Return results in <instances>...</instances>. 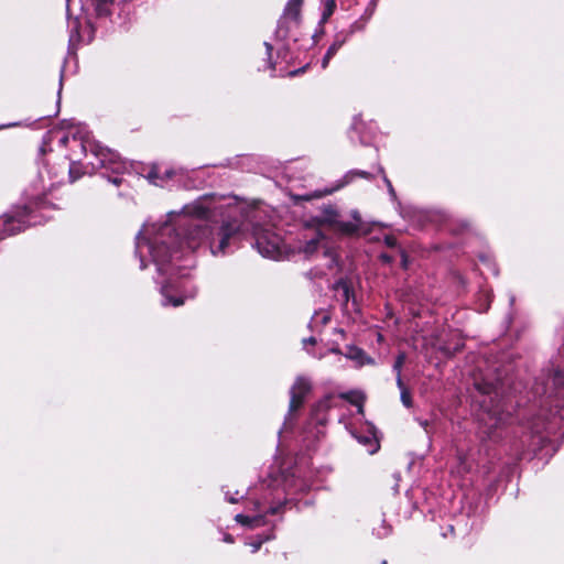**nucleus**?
I'll use <instances>...</instances> for the list:
<instances>
[{"mask_svg": "<svg viewBox=\"0 0 564 564\" xmlns=\"http://www.w3.org/2000/svg\"><path fill=\"white\" fill-rule=\"evenodd\" d=\"M120 182H121V180H120V178H113V183H115L116 185H119V184H120Z\"/></svg>", "mask_w": 564, "mask_h": 564, "instance_id": "2f4dec72", "label": "nucleus"}, {"mask_svg": "<svg viewBox=\"0 0 564 564\" xmlns=\"http://www.w3.org/2000/svg\"><path fill=\"white\" fill-rule=\"evenodd\" d=\"M229 502H231V503H236V502H237V499H235V497H231V498H229Z\"/></svg>", "mask_w": 564, "mask_h": 564, "instance_id": "473e14b6", "label": "nucleus"}, {"mask_svg": "<svg viewBox=\"0 0 564 564\" xmlns=\"http://www.w3.org/2000/svg\"><path fill=\"white\" fill-rule=\"evenodd\" d=\"M100 164L105 167H110L111 170L119 172L124 169V163L120 160V156L110 151V150H101L100 153Z\"/></svg>", "mask_w": 564, "mask_h": 564, "instance_id": "423d86ee", "label": "nucleus"}, {"mask_svg": "<svg viewBox=\"0 0 564 564\" xmlns=\"http://www.w3.org/2000/svg\"><path fill=\"white\" fill-rule=\"evenodd\" d=\"M344 40H336L334 43L328 47L326 55L327 57H334L335 54L338 52V50L343 46Z\"/></svg>", "mask_w": 564, "mask_h": 564, "instance_id": "f3484780", "label": "nucleus"}, {"mask_svg": "<svg viewBox=\"0 0 564 564\" xmlns=\"http://www.w3.org/2000/svg\"><path fill=\"white\" fill-rule=\"evenodd\" d=\"M552 382L556 389V394L564 397V373L560 371L555 372Z\"/></svg>", "mask_w": 564, "mask_h": 564, "instance_id": "f8f14e48", "label": "nucleus"}, {"mask_svg": "<svg viewBox=\"0 0 564 564\" xmlns=\"http://www.w3.org/2000/svg\"><path fill=\"white\" fill-rule=\"evenodd\" d=\"M175 175V171L173 169H169L164 172V175L163 176V183L166 181V180H170L172 178L173 176Z\"/></svg>", "mask_w": 564, "mask_h": 564, "instance_id": "412c9836", "label": "nucleus"}, {"mask_svg": "<svg viewBox=\"0 0 564 564\" xmlns=\"http://www.w3.org/2000/svg\"><path fill=\"white\" fill-rule=\"evenodd\" d=\"M357 174L362 177H369V174L365 171L357 172Z\"/></svg>", "mask_w": 564, "mask_h": 564, "instance_id": "c85d7f7f", "label": "nucleus"}, {"mask_svg": "<svg viewBox=\"0 0 564 564\" xmlns=\"http://www.w3.org/2000/svg\"><path fill=\"white\" fill-rule=\"evenodd\" d=\"M311 391V381L304 377H297L291 388L290 412L300 409L305 397Z\"/></svg>", "mask_w": 564, "mask_h": 564, "instance_id": "20e7f679", "label": "nucleus"}, {"mask_svg": "<svg viewBox=\"0 0 564 564\" xmlns=\"http://www.w3.org/2000/svg\"><path fill=\"white\" fill-rule=\"evenodd\" d=\"M74 172H75V166L72 165L69 167V175H70L72 181H75L76 178H78V175H74Z\"/></svg>", "mask_w": 564, "mask_h": 564, "instance_id": "b1692460", "label": "nucleus"}, {"mask_svg": "<svg viewBox=\"0 0 564 564\" xmlns=\"http://www.w3.org/2000/svg\"><path fill=\"white\" fill-rule=\"evenodd\" d=\"M258 251L267 258L281 259L285 254L282 238L269 229L256 228L253 231Z\"/></svg>", "mask_w": 564, "mask_h": 564, "instance_id": "f03ea898", "label": "nucleus"}, {"mask_svg": "<svg viewBox=\"0 0 564 564\" xmlns=\"http://www.w3.org/2000/svg\"><path fill=\"white\" fill-rule=\"evenodd\" d=\"M143 247H147L160 270H162V267L177 253L176 250H171L164 241H161L158 238L154 242H149L144 237H138L137 249L141 250Z\"/></svg>", "mask_w": 564, "mask_h": 564, "instance_id": "7ed1b4c3", "label": "nucleus"}, {"mask_svg": "<svg viewBox=\"0 0 564 564\" xmlns=\"http://www.w3.org/2000/svg\"><path fill=\"white\" fill-rule=\"evenodd\" d=\"M487 415H488V417H489V420H490V421H494V423H492V424H490V427H492V426H497V425H498L499 420H498V419L492 417V415H491L490 413H488Z\"/></svg>", "mask_w": 564, "mask_h": 564, "instance_id": "393cba45", "label": "nucleus"}, {"mask_svg": "<svg viewBox=\"0 0 564 564\" xmlns=\"http://www.w3.org/2000/svg\"><path fill=\"white\" fill-rule=\"evenodd\" d=\"M14 124H3V126H0V129H4V128H9V127H13Z\"/></svg>", "mask_w": 564, "mask_h": 564, "instance_id": "7c9ffc66", "label": "nucleus"}, {"mask_svg": "<svg viewBox=\"0 0 564 564\" xmlns=\"http://www.w3.org/2000/svg\"><path fill=\"white\" fill-rule=\"evenodd\" d=\"M302 4L303 0H289L284 9V17L292 20H297L301 13Z\"/></svg>", "mask_w": 564, "mask_h": 564, "instance_id": "6e6552de", "label": "nucleus"}, {"mask_svg": "<svg viewBox=\"0 0 564 564\" xmlns=\"http://www.w3.org/2000/svg\"><path fill=\"white\" fill-rule=\"evenodd\" d=\"M381 564H388V563H387V561L384 560V561H382V563H381Z\"/></svg>", "mask_w": 564, "mask_h": 564, "instance_id": "72a5a7b5", "label": "nucleus"}, {"mask_svg": "<svg viewBox=\"0 0 564 564\" xmlns=\"http://www.w3.org/2000/svg\"><path fill=\"white\" fill-rule=\"evenodd\" d=\"M340 397L350 402L351 404L358 406L359 412H362V403L365 400L362 393L358 391H349L346 393H341Z\"/></svg>", "mask_w": 564, "mask_h": 564, "instance_id": "1a4fd4ad", "label": "nucleus"}, {"mask_svg": "<svg viewBox=\"0 0 564 564\" xmlns=\"http://www.w3.org/2000/svg\"><path fill=\"white\" fill-rule=\"evenodd\" d=\"M397 384H398V388L400 389V392H401V401L402 403L406 406V408H410L412 405V398H411V394H410V391L405 388L403 381H402V378H398L397 379Z\"/></svg>", "mask_w": 564, "mask_h": 564, "instance_id": "9b49d317", "label": "nucleus"}, {"mask_svg": "<svg viewBox=\"0 0 564 564\" xmlns=\"http://www.w3.org/2000/svg\"><path fill=\"white\" fill-rule=\"evenodd\" d=\"M188 214L195 218L184 217L181 226L182 234H177L173 243L181 248L185 245L194 251L203 245L209 247L214 256L225 254L231 246H236L246 238L248 224L237 218L224 220L219 226L212 227L207 224L208 209L202 205H195L188 209Z\"/></svg>", "mask_w": 564, "mask_h": 564, "instance_id": "f257e3e1", "label": "nucleus"}, {"mask_svg": "<svg viewBox=\"0 0 564 564\" xmlns=\"http://www.w3.org/2000/svg\"><path fill=\"white\" fill-rule=\"evenodd\" d=\"M170 231H171V228L169 226H164L160 236L163 237V236L170 234Z\"/></svg>", "mask_w": 564, "mask_h": 564, "instance_id": "a878e982", "label": "nucleus"}, {"mask_svg": "<svg viewBox=\"0 0 564 564\" xmlns=\"http://www.w3.org/2000/svg\"><path fill=\"white\" fill-rule=\"evenodd\" d=\"M261 544H262V541L250 543V545L252 546V552L253 553L257 552L260 549Z\"/></svg>", "mask_w": 564, "mask_h": 564, "instance_id": "5701e85b", "label": "nucleus"}, {"mask_svg": "<svg viewBox=\"0 0 564 564\" xmlns=\"http://www.w3.org/2000/svg\"><path fill=\"white\" fill-rule=\"evenodd\" d=\"M330 59H332V57H327V55L325 54V56L322 59V67L326 68L328 66Z\"/></svg>", "mask_w": 564, "mask_h": 564, "instance_id": "4be33fe9", "label": "nucleus"}, {"mask_svg": "<svg viewBox=\"0 0 564 564\" xmlns=\"http://www.w3.org/2000/svg\"><path fill=\"white\" fill-rule=\"evenodd\" d=\"M225 541H226L227 543H232V542H234V539H232V536H231V535H226V536H225Z\"/></svg>", "mask_w": 564, "mask_h": 564, "instance_id": "c756f323", "label": "nucleus"}, {"mask_svg": "<svg viewBox=\"0 0 564 564\" xmlns=\"http://www.w3.org/2000/svg\"><path fill=\"white\" fill-rule=\"evenodd\" d=\"M3 232L0 234V240L3 239L7 236L15 235L20 232L24 228V221L21 219V217L15 216H7L3 219Z\"/></svg>", "mask_w": 564, "mask_h": 564, "instance_id": "0eeeda50", "label": "nucleus"}, {"mask_svg": "<svg viewBox=\"0 0 564 564\" xmlns=\"http://www.w3.org/2000/svg\"><path fill=\"white\" fill-rule=\"evenodd\" d=\"M304 344L308 343V344H315V338L314 337H310L308 339H304L303 340Z\"/></svg>", "mask_w": 564, "mask_h": 564, "instance_id": "cd10ccee", "label": "nucleus"}, {"mask_svg": "<svg viewBox=\"0 0 564 564\" xmlns=\"http://www.w3.org/2000/svg\"><path fill=\"white\" fill-rule=\"evenodd\" d=\"M335 1L334 0H327L325 2V8H324V11H323V15H322V20L325 22L326 20H328V18L334 13V10H335Z\"/></svg>", "mask_w": 564, "mask_h": 564, "instance_id": "dca6fc26", "label": "nucleus"}, {"mask_svg": "<svg viewBox=\"0 0 564 564\" xmlns=\"http://www.w3.org/2000/svg\"><path fill=\"white\" fill-rule=\"evenodd\" d=\"M236 521L243 524V525H248V527H251V528H257L259 525H261L263 523V518L262 517H248V516H243V514H237L235 517Z\"/></svg>", "mask_w": 564, "mask_h": 564, "instance_id": "9d476101", "label": "nucleus"}, {"mask_svg": "<svg viewBox=\"0 0 564 564\" xmlns=\"http://www.w3.org/2000/svg\"><path fill=\"white\" fill-rule=\"evenodd\" d=\"M384 182L388 185L390 193H393V187L391 185V182L387 177H384Z\"/></svg>", "mask_w": 564, "mask_h": 564, "instance_id": "bb28decb", "label": "nucleus"}, {"mask_svg": "<svg viewBox=\"0 0 564 564\" xmlns=\"http://www.w3.org/2000/svg\"><path fill=\"white\" fill-rule=\"evenodd\" d=\"M111 3L110 0H98L97 2V11L99 14H108L110 12L108 6Z\"/></svg>", "mask_w": 564, "mask_h": 564, "instance_id": "6ab92c4d", "label": "nucleus"}, {"mask_svg": "<svg viewBox=\"0 0 564 564\" xmlns=\"http://www.w3.org/2000/svg\"><path fill=\"white\" fill-rule=\"evenodd\" d=\"M148 180L154 185H163V176L160 174L156 165L152 166L151 171L148 174Z\"/></svg>", "mask_w": 564, "mask_h": 564, "instance_id": "4468645a", "label": "nucleus"}, {"mask_svg": "<svg viewBox=\"0 0 564 564\" xmlns=\"http://www.w3.org/2000/svg\"><path fill=\"white\" fill-rule=\"evenodd\" d=\"M337 228L345 235H354L358 230V225L350 221H340L338 223Z\"/></svg>", "mask_w": 564, "mask_h": 564, "instance_id": "ddd939ff", "label": "nucleus"}, {"mask_svg": "<svg viewBox=\"0 0 564 564\" xmlns=\"http://www.w3.org/2000/svg\"><path fill=\"white\" fill-rule=\"evenodd\" d=\"M162 294L164 296V301H163L164 305L171 304L173 306H180L184 303V300L181 297H173V296L167 295L165 288L162 290Z\"/></svg>", "mask_w": 564, "mask_h": 564, "instance_id": "2eb2a0df", "label": "nucleus"}, {"mask_svg": "<svg viewBox=\"0 0 564 564\" xmlns=\"http://www.w3.org/2000/svg\"><path fill=\"white\" fill-rule=\"evenodd\" d=\"M336 289L343 291V296L345 301L347 302L349 300L350 290L346 282L339 281L336 283Z\"/></svg>", "mask_w": 564, "mask_h": 564, "instance_id": "aec40b11", "label": "nucleus"}, {"mask_svg": "<svg viewBox=\"0 0 564 564\" xmlns=\"http://www.w3.org/2000/svg\"><path fill=\"white\" fill-rule=\"evenodd\" d=\"M322 239L323 235L317 231L314 232L311 237L305 235L304 240H301L299 246L295 247V249L299 252H303L306 256H311L318 249Z\"/></svg>", "mask_w": 564, "mask_h": 564, "instance_id": "39448f33", "label": "nucleus"}, {"mask_svg": "<svg viewBox=\"0 0 564 564\" xmlns=\"http://www.w3.org/2000/svg\"><path fill=\"white\" fill-rule=\"evenodd\" d=\"M405 361V355L404 354H400L395 361H394V365H393V370L397 372V379L400 377L401 378V369L403 367V364Z\"/></svg>", "mask_w": 564, "mask_h": 564, "instance_id": "a211bd4d", "label": "nucleus"}]
</instances>
